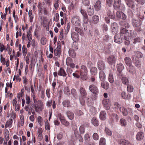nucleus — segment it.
Returning a JSON list of instances; mask_svg holds the SVG:
<instances>
[{"label":"nucleus","instance_id":"f257e3e1","mask_svg":"<svg viewBox=\"0 0 145 145\" xmlns=\"http://www.w3.org/2000/svg\"><path fill=\"white\" fill-rule=\"evenodd\" d=\"M44 104L41 100H39L37 102L32 105H31V108H33L36 112L42 111L44 109Z\"/></svg>","mask_w":145,"mask_h":145},{"label":"nucleus","instance_id":"f03ea898","mask_svg":"<svg viewBox=\"0 0 145 145\" xmlns=\"http://www.w3.org/2000/svg\"><path fill=\"white\" fill-rule=\"evenodd\" d=\"M80 13L83 16V25L84 30L86 31L87 29V26L88 25V16L86 11L82 7L80 9Z\"/></svg>","mask_w":145,"mask_h":145},{"label":"nucleus","instance_id":"7ed1b4c3","mask_svg":"<svg viewBox=\"0 0 145 145\" xmlns=\"http://www.w3.org/2000/svg\"><path fill=\"white\" fill-rule=\"evenodd\" d=\"M132 24L135 27V30L139 32L141 31L142 21L139 18H133L132 20Z\"/></svg>","mask_w":145,"mask_h":145},{"label":"nucleus","instance_id":"20e7f679","mask_svg":"<svg viewBox=\"0 0 145 145\" xmlns=\"http://www.w3.org/2000/svg\"><path fill=\"white\" fill-rule=\"evenodd\" d=\"M71 23L76 26H79L81 25V21L79 16L75 15L72 18Z\"/></svg>","mask_w":145,"mask_h":145},{"label":"nucleus","instance_id":"39448f33","mask_svg":"<svg viewBox=\"0 0 145 145\" xmlns=\"http://www.w3.org/2000/svg\"><path fill=\"white\" fill-rule=\"evenodd\" d=\"M89 89L90 91L94 94L97 95L99 93V90L94 85H90Z\"/></svg>","mask_w":145,"mask_h":145},{"label":"nucleus","instance_id":"423d86ee","mask_svg":"<svg viewBox=\"0 0 145 145\" xmlns=\"http://www.w3.org/2000/svg\"><path fill=\"white\" fill-rule=\"evenodd\" d=\"M121 2V0H114V7L115 9L117 10L121 9L120 8Z\"/></svg>","mask_w":145,"mask_h":145},{"label":"nucleus","instance_id":"0eeeda50","mask_svg":"<svg viewBox=\"0 0 145 145\" xmlns=\"http://www.w3.org/2000/svg\"><path fill=\"white\" fill-rule=\"evenodd\" d=\"M97 66L99 70H103L105 68V65L104 62L101 60L98 61Z\"/></svg>","mask_w":145,"mask_h":145},{"label":"nucleus","instance_id":"6e6552de","mask_svg":"<svg viewBox=\"0 0 145 145\" xmlns=\"http://www.w3.org/2000/svg\"><path fill=\"white\" fill-rule=\"evenodd\" d=\"M116 59L115 57L111 56L108 57L107 59V61L110 65H112L114 64L115 63Z\"/></svg>","mask_w":145,"mask_h":145},{"label":"nucleus","instance_id":"1a4fd4ad","mask_svg":"<svg viewBox=\"0 0 145 145\" xmlns=\"http://www.w3.org/2000/svg\"><path fill=\"white\" fill-rule=\"evenodd\" d=\"M72 62V59L70 57H68L66 59V63L67 66H70L71 68H73L75 67V65Z\"/></svg>","mask_w":145,"mask_h":145},{"label":"nucleus","instance_id":"9d476101","mask_svg":"<svg viewBox=\"0 0 145 145\" xmlns=\"http://www.w3.org/2000/svg\"><path fill=\"white\" fill-rule=\"evenodd\" d=\"M132 59L136 67H140L141 62L140 59L137 57H135V58L133 59V58H132Z\"/></svg>","mask_w":145,"mask_h":145},{"label":"nucleus","instance_id":"9b49d317","mask_svg":"<svg viewBox=\"0 0 145 145\" xmlns=\"http://www.w3.org/2000/svg\"><path fill=\"white\" fill-rule=\"evenodd\" d=\"M59 118L62 124L66 126H68L69 123V122L66 121L65 119L63 116L61 115L59 117Z\"/></svg>","mask_w":145,"mask_h":145},{"label":"nucleus","instance_id":"f8f14e48","mask_svg":"<svg viewBox=\"0 0 145 145\" xmlns=\"http://www.w3.org/2000/svg\"><path fill=\"white\" fill-rule=\"evenodd\" d=\"M112 31L114 33H116L118 31V25L116 23H113L111 25Z\"/></svg>","mask_w":145,"mask_h":145},{"label":"nucleus","instance_id":"ddd939ff","mask_svg":"<svg viewBox=\"0 0 145 145\" xmlns=\"http://www.w3.org/2000/svg\"><path fill=\"white\" fill-rule=\"evenodd\" d=\"M57 74L59 76L63 77H65L67 75L65 70L62 67H61L59 70L58 71Z\"/></svg>","mask_w":145,"mask_h":145},{"label":"nucleus","instance_id":"4468645a","mask_svg":"<svg viewBox=\"0 0 145 145\" xmlns=\"http://www.w3.org/2000/svg\"><path fill=\"white\" fill-rule=\"evenodd\" d=\"M134 54L132 56V58H133V59L135 58V57L140 59L143 56L142 53L139 51L135 52Z\"/></svg>","mask_w":145,"mask_h":145},{"label":"nucleus","instance_id":"2eb2a0df","mask_svg":"<svg viewBox=\"0 0 145 145\" xmlns=\"http://www.w3.org/2000/svg\"><path fill=\"white\" fill-rule=\"evenodd\" d=\"M120 33L122 34H124V39L125 40H127V37L126 36L127 29L126 26H123L121 28Z\"/></svg>","mask_w":145,"mask_h":145},{"label":"nucleus","instance_id":"dca6fc26","mask_svg":"<svg viewBox=\"0 0 145 145\" xmlns=\"http://www.w3.org/2000/svg\"><path fill=\"white\" fill-rule=\"evenodd\" d=\"M117 17L123 19H125L126 18V16L122 12L118 11L116 12Z\"/></svg>","mask_w":145,"mask_h":145},{"label":"nucleus","instance_id":"f3484780","mask_svg":"<svg viewBox=\"0 0 145 145\" xmlns=\"http://www.w3.org/2000/svg\"><path fill=\"white\" fill-rule=\"evenodd\" d=\"M66 114L67 117L69 119L72 120L74 119V115L72 112L68 110L66 112Z\"/></svg>","mask_w":145,"mask_h":145},{"label":"nucleus","instance_id":"a211bd4d","mask_svg":"<svg viewBox=\"0 0 145 145\" xmlns=\"http://www.w3.org/2000/svg\"><path fill=\"white\" fill-rule=\"evenodd\" d=\"M144 137V134L143 132H140L137 134L136 138L137 140H142Z\"/></svg>","mask_w":145,"mask_h":145},{"label":"nucleus","instance_id":"6ab92c4d","mask_svg":"<svg viewBox=\"0 0 145 145\" xmlns=\"http://www.w3.org/2000/svg\"><path fill=\"white\" fill-rule=\"evenodd\" d=\"M13 120L12 119H10L8 120L7 121L5 125V128H6L7 127L11 128L12 125Z\"/></svg>","mask_w":145,"mask_h":145},{"label":"nucleus","instance_id":"aec40b11","mask_svg":"<svg viewBox=\"0 0 145 145\" xmlns=\"http://www.w3.org/2000/svg\"><path fill=\"white\" fill-rule=\"evenodd\" d=\"M128 36L130 37L133 38L136 37V33L133 30H127Z\"/></svg>","mask_w":145,"mask_h":145},{"label":"nucleus","instance_id":"412c9836","mask_svg":"<svg viewBox=\"0 0 145 145\" xmlns=\"http://www.w3.org/2000/svg\"><path fill=\"white\" fill-rule=\"evenodd\" d=\"M106 112L104 111H102L101 112L99 118L100 119L103 120H105L106 118Z\"/></svg>","mask_w":145,"mask_h":145},{"label":"nucleus","instance_id":"4be33fe9","mask_svg":"<svg viewBox=\"0 0 145 145\" xmlns=\"http://www.w3.org/2000/svg\"><path fill=\"white\" fill-rule=\"evenodd\" d=\"M127 6L131 8H134L135 6L134 1L133 0H127Z\"/></svg>","mask_w":145,"mask_h":145},{"label":"nucleus","instance_id":"5701e85b","mask_svg":"<svg viewBox=\"0 0 145 145\" xmlns=\"http://www.w3.org/2000/svg\"><path fill=\"white\" fill-rule=\"evenodd\" d=\"M80 72V73H88L87 69L86 67L84 65H82L81 66Z\"/></svg>","mask_w":145,"mask_h":145},{"label":"nucleus","instance_id":"b1692460","mask_svg":"<svg viewBox=\"0 0 145 145\" xmlns=\"http://www.w3.org/2000/svg\"><path fill=\"white\" fill-rule=\"evenodd\" d=\"M101 2L99 1H98L96 2L95 4L94 5V8L96 10L98 11L101 9Z\"/></svg>","mask_w":145,"mask_h":145},{"label":"nucleus","instance_id":"393cba45","mask_svg":"<svg viewBox=\"0 0 145 145\" xmlns=\"http://www.w3.org/2000/svg\"><path fill=\"white\" fill-rule=\"evenodd\" d=\"M62 103L63 106L65 107L68 108L71 106V104L70 101L67 100L63 101Z\"/></svg>","mask_w":145,"mask_h":145},{"label":"nucleus","instance_id":"a878e982","mask_svg":"<svg viewBox=\"0 0 145 145\" xmlns=\"http://www.w3.org/2000/svg\"><path fill=\"white\" fill-rule=\"evenodd\" d=\"M129 71L130 73L133 74L135 72V67L130 63L129 64Z\"/></svg>","mask_w":145,"mask_h":145},{"label":"nucleus","instance_id":"bb28decb","mask_svg":"<svg viewBox=\"0 0 145 145\" xmlns=\"http://www.w3.org/2000/svg\"><path fill=\"white\" fill-rule=\"evenodd\" d=\"M74 134L75 135V137L76 139H79V141L81 142H83V139L82 136L77 132L76 131L74 132Z\"/></svg>","mask_w":145,"mask_h":145},{"label":"nucleus","instance_id":"cd10ccee","mask_svg":"<svg viewBox=\"0 0 145 145\" xmlns=\"http://www.w3.org/2000/svg\"><path fill=\"white\" fill-rule=\"evenodd\" d=\"M80 92L81 95L83 97H85L87 95L86 92L84 88L80 87Z\"/></svg>","mask_w":145,"mask_h":145},{"label":"nucleus","instance_id":"c85d7f7f","mask_svg":"<svg viewBox=\"0 0 145 145\" xmlns=\"http://www.w3.org/2000/svg\"><path fill=\"white\" fill-rule=\"evenodd\" d=\"M61 48L55 49L54 52L55 56L57 57L60 56L61 55Z\"/></svg>","mask_w":145,"mask_h":145},{"label":"nucleus","instance_id":"c756f323","mask_svg":"<svg viewBox=\"0 0 145 145\" xmlns=\"http://www.w3.org/2000/svg\"><path fill=\"white\" fill-rule=\"evenodd\" d=\"M99 76L100 79L102 81H103L105 77V75L104 72L103 71H101L99 72Z\"/></svg>","mask_w":145,"mask_h":145},{"label":"nucleus","instance_id":"7c9ffc66","mask_svg":"<svg viewBox=\"0 0 145 145\" xmlns=\"http://www.w3.org/2000/svg\"><path fill=\"white\" fill-rule=\"evenodd\" d=\"M101 86L103 88L107 89L109 87V84L107 82H102Z\"/></svg>","mask_w":145,"mask_h":145},{"label":"nucleus","instance_id":"2f4dec72","mask_svg":"<svg viewBox=\"0 0 145 145\" xmlns=\"http://www.w3.org/2000/svg\"><path fill=\"white\" fill-rule=\"evenodd\" d=\"M87 10L89 15L91 16L93 14L94 10L93 7H89Z\"/></svg>","mask_w":145,"mask_h":145},{"label":"nucleus","instance_id":"473e14b6","mask_svg":"<svg viewBox=\"0 0 145 145\" xmlns=\"http://www.w3.org/2000/svg\"><path fill=\"white\" fill-rule=\"evenodd\" d=\"M80 76L81 79L83 80H85L87 79V73H80Z\"/></svg>","mask_w":145,"mask_h":145},{"label":"nucleus","instance_id":"72a5a7b5","mask_svg":"<svg viewBox=\"0 0 145 145\" xmlns=\"http://www.w3.org/2000/svg\"><path fill=\"white\" fill-rule=\"evenodd\" d=\"M90 72L92 75H95L97 72V69L96 67H92L90 69Z\"/></svg>","mask_w":145,"mask_h":145},{"label":"nucleus","instance_id":"f704fd0d","mask_svg":"<svg viewBox=\"0 0 145 145\" xmlns=\"http://www.w3.org/2000/svg\"><path fill=\"white\" fill-rule=\"evenodd\" d=\"M117 69L118 71L120 72L124 69V67L121 63H119L117 65Z\"/></svg>","mask_w":145,"mask_h":145},{"label":"nucleus","instance_id":"c9c22d12","mask_svg":"<svg viewBox=\"0 0 145 145\" xmlns=\"http://www.w3.org/2000/svg\"><path fill=\"white\" fill-rule=\"evenodd\" d=\"M69 56L72 57H74L76 55V53L74 50L72 49H69Z\"/></svg>","mask_w":145,"mask_h":145},{"label":"nucleus","instance_id":"e433bc0d","mask_svg":"<svg viewBox=\"0 0 145 145\" xmlns=\"http://www.w3.org/2000/svg\"><path fill=\"white\" fill-rule=\"evenodd\" d=\"M91 123L95 126H97L99 125L98 121L95 118H93L92 119Z\"/></svg>","mask_w":145,"mask_h":145},{"label":"nucleus","instance_id":"4c0bfd02","mask_svg":"<svg viewBox=\"0 0 145 145\" xmlns=\"http://www.w3.org/2000/svg\"><path fill=\"white\" fill-rule=\"evenodd\" d=\"M103 105L106 107V109H108L110 107L108 106V103L107 100L106 99L103 100Z\"/></svg>","mask_w":145,"mask_h":145},{"label":"nucleus","instance_id":"58836bf2","mask_svg":"<svg viewBox=\"0 0 145 145\" xmlns=\"http://www.w3.org/2000/svg\"><path fill=\"white\" fill-rule=\"evenodd\" d=\"M120 112H121L122 113L124 116L126 115L127 110L125 108L123 107H122L120 108Z\"/></svg>","mask_w":145,"mask_h":145},{"label":"nucleus","instance_id":"ea45409f","mask_svg":"<svg viewBox=\"0 0 145 145\" xmlns=\"http://www.w3.org/2000/svg\"><path fill=\"white\" fill-rule=\"evenodd\" d=\"M107 15L109 18L113 19L114 18V16L113 12L108 10L107 12Z\"/></svg>","mask_w":145,"mask_h":145},{"label":"nucleus","instance_id":"a19ab883","mask_svg":"<svg viewBox=\"0 0 145 145\" xmlns=\"http://www.w3.org/2000/svg\"><path fill=\"white\" fill-rule=\"evenodd\" d=\"M118 35H116L114 37V41L117 43H120L121 42V39L119 37Z\"/></svg>","mask_w":145,"mask_h":145},{"label":"nucleus","instance_id":"79ce46f5","mask_svg":"<svg viewBox=\"0 0 145 145\" xmlns=\"http://www.w3.org/2000/svg\"><path fill=\"white\" fill-rule=\"evenodd\" d=\"M72 76L76 78H79L80 77V74H79V71H76L72 74Z\"/></svg>","mask_w":145,"mask_h":145},{"label":"nucleus","instance_id":"37998d69","mask_svg":"<svg viewBox=\"0 0 145 145\" xmlns=\"http://www.w3.org/2000/svg\"><path fill=\"white\" fill-rule=\"evenodd\" d=\"M93 23L94 24H97L99 21V18L98 16L96 15L92 17Z\"/></svg>","mask_w":145,"mask_h":145},{"label":"nucleus","instance_id":"c03bdc74","mask_svg":"<svg viewBox=\"0 0 145 145\" xmlns=\"http://www.w3.org/2000/svg\"><path fill=\"white\" fill-rule=\"evenodd\" d=\"M120 122L121 126H125L126 125V121L124 119H121L120 121Z\"/></svg>","mask_w":145,"mask_h":145},{"label":"nucleus","instance_id":"a18cd8bd","mask_svg":"<svg viewBox=\"0 0 145 145\" xmlns=\"http://www.w3.org/2000/svg\"><path fill=\"white\" fill-rule=\"evenodd\" d=\"M108 80L109 82L111 83H113L114 82L113 75L112 73H110L109 74L108 76Z\"/></svg>","mask_w":145,"mask_h":145},{"label":"nucleus","instance_id":"49530a36","mask_svg":"<svg viewBox=\"0 0 145 145\" xmlns=\"http://www.w3.org/2000/svg\"><path fill=\"white\" fill-rule=\"evenodd\" d=\"M105 131L106 134L109 136H111L112 135V132L107 128H106L105 129Z\"/></svg>","mask_w":145,"mask_h":145},{"label":"nucleus","instance_id":"de8ad7c7","mask_svg":"<svg viewBox=\"0 0 145 145\" xmlns=\"http://www.w3.org/2000/svg\"><path fill=\"white\" fill-rule=\"evenodd\" d=\"M105 139L103 138H100L99 142V145H105L106 144Z\"/></svg>","mask_w":145,"mask_h":145},{"label":"nucleus","instance_id":"09e8293b","mask_svg":"<svg viewBox=\"0 0 145 145\" xmlns=\"http://www.w3.org/2000/svg\"><path fill=\"white\" fill-rule=\"evenodd\" d=\"M25 103L27 105H29L31 102V100L29 96L26 95L25 97Z\"/></svg>","mask_w":145,"mask_h":145},{"label":"nucleus","instance_id":"8fccbe9b","mask_svg":"<svg viewBox=\"0 0 145 145\" xmlns=\"http://www.w3.org/2000/svg\"><path fill=\"white\" fill-rule=\"evenodd\" d=\"M78 44L77 43L75 42L72 44V48L73 50H76L78 49Z\"/></svg>","mask_w":145,"mask_h":145},{"label":"nucleus","instance_id":"3c124183","mask_svg":"<svg viewBox=\"0 0 145 145\" xmlns=\"http://www.w3.org/2000/svg\"><path fill=\"white\" fill-rule=\"evenodd\" d=\"M72 39L75 42L78 41L79 40V38L78 35L76 34L74 35L73 37H72Z\"/></svg>","mask_w":145,"mask_h":145},{"label":"nucleus","instance_id":"603ef678","mask_svg":"<svg viewBox=\"0 0 145 145\" xmlns=\"http://www.w3.org/2000/svg\"><path fill=\"white\" fill-rule=\"evenodd\" d=\"M84 139L85 141L86 142H88L90 140L89 135L88 133H86L84 135Z\"/></svg>","mask_w":145,"mask_h":145},{"label":"nucleus","instance_id":"864d4df0","mask_svg":"<svg viewBox=\"0 0 145 145\" xmlns=\"http://www.w3.org/2000/svg\"><path fill=\"white\" fill-rule=\"evenodd\" d=\"M59 0H55L54 1V7L56 10H57L59 8Z\"/></svg>","mask_w":145,"mask_h":145},{"label":"nucleus","instance_id":"5fc2aeb1","mask_svg":"<svg viewBox=\"0 0 145 145\" xmlns=\"http://www.w3.org/2000/svg\"><path fill=\"white\" fill-rule=\"evenodd\" d=\"M46 42V39L44 37H42L40 39V43H41L43 45H44L45 44Z\"/></svg>","mask_w":145,"mask_h":145},{"label":"nucleus","instance_id":"6e6d98bb","mask_svg":"<svg viewBox=\"0 0 145 145\" xmlns=\"http://www.w3.org/2000/svg\"><path fill=\"white\" fill-rule=\"evenodd\" d=\"M135 1L139 5H143L145 3V0H135Z\"/></svg>","mask_w":145,"mask_h":145},{"label":"nucleus","instance_id":"4d7b16f0","mask_svg":"<svg viewBox=\"0 0 145 145\" xmlns=\"http://www.w3.org/2000/svg\"><path fill=\"white\" fill-rule=\"evenodd\" d=\"M79 130L81 134H83L85 132V128L83 125H81L79 128Z\"/></svg>","mask_w":145,"mask_h":145},{"label":"nucleus","instance_id":"13d9d810","mask_svg":"<svg viewBox=\"0 0 145 145\" xmlns=\"http://www.w3.org/2000/svg\"><path fill=\"white\" fill-rule=\"evenodd\" d=\"M93 138L95 140H97L99 139V136L98 134L96 133H94L93 135Z\"/></svg>","mask_w":145,"mask_h":145},{"label":"nucleus","instance_id":"bf43d9fd","mask_svg":"<svg viewBox=\"0 0 145 145\" xmlns=\"http://www.w3.org/2000/svg\"><path fill=\"white\" fill-rule=\"evenodd\" d=\"M106 5L109 7L112 6L113 3V0H106Z\"/></svg>","mask_w":145,"mask_h":145},{"label":"nucleus","instance_id":"052dcab7","mask_svg":"<svg viewBox=\"0 0 145 145\" xmlns=\"http://www.w3.org/2000/svg\"><path fill=\"white\" fill-rule=\"evenodd\" d=\"M82 3L85 6H88L90 3L89 0H82Z\"/></svg>","mask_w":145,"mask_h":145},{"label":"nucleus","instance_id":"680f3d73","mask_svg":"<svg viewBox=\"0 0 145 145\" xmlns=\"http://www.w3.org/2000/svg\"><path fill=\"white\" fill-rule=\"evenodd\" d=\"M10 117L12 118L14 120V119L16 118V113L13 111H12L10 113Z\"/></svg>","mask_w":145,"mask_h":145},{"label":"nucleus","instance_id":"e2e57ef3","mask_svg":"<svg viewBox=\"0 0 145 145\" xmlns=\"http://www.w3.org/2000/svg\"><path fill=\"white\" fill-rule=\"evenodd\" d=\"M45 128L46 129L49 130L50 129V126L48 123V120H47L45 123Z\"/></svg>","mask_w":145,"mask_h":145},{"label":"nucleus","instance_id":"0e129e2a","mask_svg":"<svg viewBox=\"0 0 145 145\" xmlns=\"http://www.w3.org/2000/svg\"><path fill=\"white\" fill-rule=\"evenodd\" d=\"M22 50L23 53V56H25L27 52V49L25 47L23 46L22 48Z\"/></svg>","mask_w":145,"mask_h":145},{"label":"nucleus","instance_id":"69168bd1","mask_svg":"<svg viewBox=\"0 0 145 145\" xmlns=\"http://www.w3.org/2000/svg\"><path fill=\"white\" fill-rule=\"evenodd\" d=\"M67 72L68 74V76H70L72 73V69L70 68H67Z\"/></svg>","mask_w":145,"mask_h":145},{"label":"nucleus","instance_id":"338daca9","mask_svg":"<svg viewBox=\"0 0 145 145\" xmlns=\"http://www.w3.org/2000/svg\"><path fill=\"white\" fill-rule=\"evenodd\" d=\"M133 90V88L132 86L129 85L127 86V91L129 92H132Z\"/></svg>","mask_w":145,"mask_h":145},{"label":"nucleus","instance_id":"774afa93","mask_svg":"<svg viewBox=\"0 0 145 145\" xmlns=\"http://www.w3.org/2000/svg\"><path fill=\"white\" fill-rule=\"evenodd\" d=\"M119 143L121 144V145H126V141L125 139H121L120 141L119 142Z\"/></svg>","mask_w":145,"mask_h":145}]
</instances>
